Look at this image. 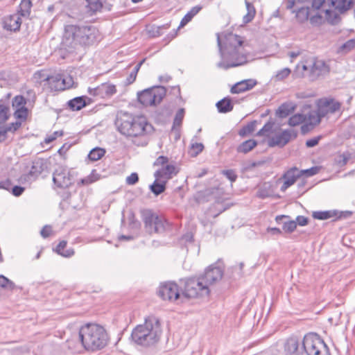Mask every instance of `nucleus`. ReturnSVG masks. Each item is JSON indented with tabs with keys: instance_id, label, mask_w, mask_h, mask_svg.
Masks as SVG:
<instances>
[{
	"instance_id": "27",
	"label": "nucleus",
	"mask_w": 355,
	"mask_h": 355,
	"mask_svg": "<svg viewBox=\"0 0 355 355\" xmlns=\"http://www.w3.org/2000/svg\"><path fill=\"white\" fill-rule=\"evenodd\" d=\"M86 99L89 98L86 96L76 97L69 101L67 104L71 110L78 111L87 105Z\"/></svg>"
},
{
	"instance_id": "30",
	"label": "nucleus",
	"mask_w": 355,
	"mask_h": 355,
	"mask_svg": "<svg viewBox=\"0 0 355 355\" xmlns=\"http://www.w3.org/2000/svg\"><path fill=\"white\" fill-rule=\"evenodd\" d=\"M216 107L219 112L227 113L233 110L234 104L231 98L225 97L222 100L219 101L216 103Z\"/></svg>"
},
{
	"instance_id": "51",
	"label": "nucleus",
	"mask_w": 355,
	"mask_h": 355,
	"mask_svg": "<svg viewBox=\"0 0 355 355\" xmlns=\"http://www.w3.org/2000/svg\"><path fill=\"white\" fill-rule=\"evenodd\" d=\"M169 24H166L162 26H153L152 27V31H150V32H153V36L154 37L159 36L164 33V30H166L169 28Z\"/></svg>"
},
{
	"instance_id": "64",
	"label": "nucleus",
	"mask_w": 355,
	"mask_h": 355,
	"mask_svg": "<svg viewBox=\"0 0 355 355\" xmlns=\"http://www.w3.org/2000/svg\"><path fill=\"white\" fill-rule=\"evenodd\" d=\"M295 221L296 222L297 225H299L300 226H304L308 223V218L303 216H297L296 220Z\"/></svg>"
},
{
	"instance_id": "38",
	"label": "nucleus",
	"mask_w": 355,
	"mask_h": 355,
	"mask_svg": "<svg viewBox=\"0 0 355 355\" xmlns=\"http://www.w3.org/2000/svg\"><path fill=\"white\" fill-rule=\"evenodd\" d=\"M105 154V150L100 147H96L90 150L88 158L92 162L98 161Z\"/></svg>"
},
{
	"instance_id": "5",
	"label": "nucleus",
	"mask_w": 355,
	"mask_h": 355,
	"mask_svg": "<svg viewBox=\"0 0 355 355\" xmlns=\"http://www.w3.org/2000/svg\"><path fill=\"white\" fill-rule=\"evenodd\" d=\"M162 334L159 320L155 316L145 319L142 324L137 325L132 331L131 336L137 345L148 347L158 342Z\"/></svg>"
},
{
	"instance_id": "46",
	"label": "nucleus",
	"mask_w": 355,
	"mask_h": 355,
	"mask_svg": "<svg viewBox=\"0 0 355 355\" xmlns=\"http://www.w3.org/2000/svg\"><path fill=\"white\" fill-rule=\"evenodd\" d=\"M26 100L22 96H15L12 101V105L14 109L22 108L26 107Z\"/></svg>"
},
{
	"instance_id": "20",
	"label": "nucleus",
	"mask_w": 355,
	"mask_h": 355,
	"mask_svg": "<svg viewBox=\"0 0 355 355\" xmlns=\"http://www.w3.org/2000/svg\"><path fill=\"white\" fill-rule=\"evenodd\" d=\"M298 178H300V175L297 168L293 167L287 171L282 177L284 181L281 187V191H285L288 187L295 182Z\"/></svg>"
},
{
	"instance_id": "57",
	"label": "nucleus",
	"mask_w": 355,
	"mask_h": 355,
	"mask_svg": "<svg viewBox=\"0 0 355 355\" xmlns=\"http://www.w3.org/2000/svg\"><path fill=\"white\" fill-rule=\"evenodd\" d=\"M139 181V175L137 173H132L126 178V183L128 185H134Z\"/></svg>"
},
{
	"instance_id": "10",
	"label": "nucleus",
	"mask_w": 355,
	"mask_h": 355,
	"mask_svg": "<svg viewBox=\"0 0 355 355\" xmlns=\"http://www.w3.org/2000/svg\"><path fill=\"white\" fill-rule=\"evenodd\" d=\"M209 289L204 284V282L198 278L188 279L184 285L183 295L188 298L207 296Z\"/></svg>"
},
{
	"instance_id": "45",
	"label": "nucleus",
	"mask_w": 355,
	"mask_h": 355,
	"mask_svg": "<svg viewBox=\"0 0 355 355\" xmlns=\"http://www.w3.org/2000/svg\"><path fill=\"white\" fill-rule=\"evenodd\" d=\"M87 7L93 12H96L102 8L103 4L101 0H86Z\"/></svg>"
},
{
	"instance_id": "42",
	"label": "nucleus",
	"mask_w": 355,
	"mask_h": 355,
	"mask_svg": "<svg viewBox=\"0 0 355 355\" xmlns=\"http://www.w3.org/2000/svg\"><path fill=\"white\" fill-rule=\"evenodd\" d=\"M98 178H99V175L96 173L95 170H93L92 173L89 176L80 180V181L78 182V184L89 185V184L96 182V180H98Z\"/></svg>"
},
{
	"instance_id": "14",
	"label": "nucleus",
	"mask_w": 355,
	"mask_h": 355,
	"mask_svg": "<svg viewBox=\"0 0 355 355\" xmlns=\"http://www.w3.org/2000/svg\"><path fill=\"white\" fill-rule=\"evenodd\" d=\"M158 295L162 300L168 301H175L180 297L178 285L173 282L161 284Z\"/></svg>"
},
{
	"instance_id": "34",
	"label": "nucleus",
	"mask_w": 355,
	"mask_h": 355,
	"mask_svg": "<svg viewBox=\"0 0 355 355\" xmlns=\"http://www.w3.org/2000/svg\"><path fill=\"white\" fill-rule=\"evenodd\" d=\"M32 3L31 0H21L17 13L21 17H28L31 13Z\"/></svg>"
},
{
	"instance_id": "7",
	"label": "nucleus",
	"mask_w": 355,
	"mask_h": 355,
	"mask_svg": "<svg viewBox=\"0 0 355 355\" xmlns=\"http://www.w3.org/2000/svg\"><path fill=\"white\" fill-rule=\"evenodd\" d=\"M303 345L304 355H331L329 347L317 334H306Z\"/></svg>"
},
{
	"instance_id": "25",
	"label": "nucleus",
	"mask_w": 355,
	"mask_h": 355,
	"mask_svg": "<svg viewBox=\"0 0 355 355\" xmlns=\"http://www.w3.org/2000/svg\"><path fill=\"white\" fill-rule=\"evenodd\" d=\"M328 2L330 6L342 13L349 9L352 0H328Z\"/></svg>"
},
{
	"instance_id": "13",
	"label": "nucleus",
	"mask_w": 355,
	"mask_h": 355,
	"mask_svg": "<svg viewBox=\"0 0 355 355\" xmlns=\"http://www.w3.org/2000/svg\"><path fill=\"white\" fill-rule=\"evenodd\" d=\"M317 107L323 117L340 112L342 103L333 98H323L318 101Z\"/></svg>"
},
{
	"instance_id": "59",
	"label": "nucleus",
	"mask_w": 355,
	"mask_h": 355,
	"mask_svg": "<svg viewBox=\"0 0 355 355\" xmlns=\"http://www.w3.org/2000/svg\"><path fill=\"white\" fill-rule=\"evenodd\" d=\"M12 194L15 196H20L24 191L25 189L21 186H14L11 187Z\"/></svg>"
},
{
	"instance_id": "12",
	"label": "nucleus",
	"mask_w": 355,
	"mask_h": 355,
	"mask_svg": "<svg viewBox=\"0 0 355 355\" xmlns=\"http://www.w3.org/2000/svg\"><path fill=\"white\" fill-rule=\"evenodd\" d=\"M45 80L48 81L51 88L55 91L69 89L74 84L73 78L70 75L65 73H58L55 76H47Z\"/></svg>"
},
{
	"instance_id": "40",
	"label": "nucleus",
	"mask_w": 355,
	"mask_h": 355,
	"mask_svg": "<svg viewBox=\"0 0 355 355\" xmlns=\"http://www.w3.org/2000/svg\"><path fill=\"white\" fill-rule=\"evenodd\" d=\"M184 116V109L180 108L176 113L174 120L172 130L173 132L178 131V129L181 126L182 122Z\"/></svg>"
},
{
	"instance_id": "26",
	"label": "nucleus",
	"mask_w": 355,
	"mask_h": 355,
	"mask_svg": "<svg viewBox=\"0 0 355 355\" xmlns=\"http://www.w3.org/2000/svg\"><path fill=\"white\" fill-rule=\"evenodd\" d=\"M313 218L317 220H327L331 218H340L338 212L336 210L317 211L312 214Z\"/></svg>"
},
{
	"instance_id": "35",
	"label": "nucleus",
	"mask_w": 355,
	"mask_h": 355,
	"mask_svg": "<svg viewBox=\"0 0 355 355\" xmlns=\"http://www.w3.org/2000/svg\"><path fill=\"white\" fill-rule=\"evenodd\" d=\"M325 18L327 21L331 24H337L340 20V15L339 12L336 10L331 9H326L325 11Z\"/></svg>"
},
{
	"instance_id": "60",
	"label": "nucleus",
	"mask_w": 355,
	"mask_h": 355,
	"mask_svg": "<svg viewBox=\"0 0 355 355\" xmlns=\"http://www.w3.org/2000/svg\"><path fill=\"white\" fill-rule=\"evenodd\" d=\"M322 20H323L322 17L319 14H316L310 17V22L313 25L320 24L322 22Z\"/></svg>"
},
{
	"instance_id": "28",
	"label": "nucleus",
	"mask_w": 355,
	"mask_h": 355,
	"mask_svg": "<svg viewBox=\"0 0 355 355\" xmlns=\"http://www.w3.org/2000/svg\"><path fill=\"white\" fill-rule=\"evenodd\" d=\"M202 7L200 5H197L192 7L182 19L178 28L184 26L189 21H191L192 19L202 10Z\"/></svg>"
},
{
	"instance_id": "8",
	"label": "nucleus",
	"mask_w": 355,
	"mask_h": 355,
	"mask_svg": "<svg viewBox=\"0 0 355 355\" xmlns=\"http://www.w3.org/2000/svg\"><path fill=\"white\" fill-rule=\"evenodd\" d=\"M166 93V88L163 86H155L138 92L139 102L144 106L155 105L159 103Z\"/></svg>"
},
{
	"instance_id": "62",
	"label": "nucleus",
	"mask_w": 355,
	"mask_h": 355,
	"mask_svg": "<svg viewBox=\"0 0 355 355\" xmlns=\"http://www.w3.org/2000/svg\"><path fill=\"white\" fill-rule=\"evenodd\" d=\"M168 162V158L165 156H159L155 160L154 165L155 166H161L162 167L165 166L166 164Z\"/></svg>"
},
{
	"instance_id": "50",
	"label": "nucleus",
	"mask_w": 355,
	"mask_h": 355,
	"mask_svg": "<svg viewBox=\"0 0 355 355\" xmlns=\"http://www.w3.org/2000/svg\"><path fill=\"white\" fill-rule=\"evenodd\" d=\"M144 62L145 60L144 59L135 67L134 70L131 72L129 77L127 78V82L128 84H131L135 80L137 73Z\"/></svg>"
},
{
	"instance_id": "36",
	"label": "nucleus",
	"mask_w": 355,
	"mask_h": 355,
	"mask_svg": "<svg viewBox=\"0 0 355 355\" xmlns=\"http://www.w3.org/2000/svg\"><path fill=\"white\" fill-rule=\"evenodd\" d=\"M67 242L62 241L56 246L55 252L64 257H70L73 255L74 250L72 248L65 250Z\"/></svg>"
},
{
	"instance_id": "21",
	"label": "nucleus",
	"mask_w": 355,
	"mask_h": 355,
	"mask_svg": "<svg viewBox=\"0 0 355 355\" xmlns=\"http://www.w3.org/2000/svg\"><path fill=\"white\" fill-rule=\"evenodd\" d=\"M116 92V89L115 85L109 83H103L94 89L93 92L92 91L89 92L90 94L101 96L102 98L111 96Z\"/></svg>"
},
{
	"instance_id": "24",
	"label": "nucleus",
	"mask_w": 355,
	"mask_h": 355,
	"mask_svg": "<svg viewBox=\"0 0 355 355\" xmlns=\"http://www.w3.org/2000/svg\"><path fill=\"white\" fill-rule=\"evenodd\" d=\"M288 216L285 215L277 216L275 217V221L281 224L282 223V228L286 232L291 233L293 232L297 227V224L295 220H284V219H288Z\"/></svg>"
},
{
	"instance_id": "43",
	"label": "nucleus",
	"mask_w": 355,
	"mask_h": 355,
	"mask_svg": "<svg viewBox=\"0 0 355 355\" xmlns=\"http://www.w3.org/2000/svg\"><path fill=\"white\" fill-rule=\"evenodd\" d=\"M256 121L250 122L240 130L239 135L241 136H244L252 133L256 129Z\"/></svg>"
},
{
	"instance_id": "39",
	"label": "nucleus",
	"mask_w": 355,
	"mask_h": 355,
	"mask_svg": "<svg viewBox=\"0 0 355 355\" xmlns=\"http://www.w3.org/2000/svg\"><path fill=\"white\" fill-rule=\"evenodd\" d=\"M309 7H302L296 11L295 17L300 23H304L309 19Z\"/></svg>"
},
{
	"instance_id": "54",
	"label": "nucleus",
	"mask_w": 355,
	"mask_h": 355,
	"mask_svg": "<svg viewBox=\"0 0 355 355\" xmlns=\"http://www.w3.org/2000/svg\"><path fill=\"white\" fill-rule=\"evenodd\" d=\"M319 169L317 166L311 167L309 169L305 170H299L300 175L301 176H306V177H311L318 173Z\"/></svg>"
},
{
	"instance_id": "23",
	"label": "nucleus",
	"mask_w": 355,
	"mask_h": 355,
	"mask_svg": "<svg viewBox=\"0 0 355 355\" xmlns=\"http://www.w3.org/2000/svg\"><path fill=\"white\" fill-rule=\"evenodd\" d=\"M257 84L254 80L249 79L237 83L231 88L232 94H239L253 88Z\"/></svg>"
},
{
	"instance_id": "19",
	"label": "nucleus",
	"mask_w": 355,
	"mask_h": 355,
	"mask_svg": "<svg viewBox=\"0 0 355 355\" xmlns=\"http://www.w3.org/2000/svg\"><path fill=\"white\" fill-rule=\"evenodd\" d=\"M3 28L10 31H18L21 24V16L19 13H15L5 17L3 21Z\"/></svg>"
},
{
	"instance_id": "56",
	"label": "nucleus",
	"mask_w": 355,
	"mask_h": 355,
	"mask_svg": "<svg viewBox=\"0 0 355 355\" xmlns=\"http://www.w3.org/2000/svg\"><path fill=\"white\" fill-rule=\"evenodd\" d=\"M355 47V39H351L345 42L340 47V49L347 53Z\"/></svg>"
},
{
	"instance_id": "9",
	"label": "nucleus",
	"mask_w": 355,
	"mask_h": 355,
	"mask_svg": "<svg viewBox=\"0 0 355 355\" xmlns=\"http://www.w3.org/2000/svg\"><path fill=\"white\" fill-rule=\"evenodd\" d=\"M145 229L149 234L164 232L168 226L167 221L150 210L142 212Z\"/></svg>"
},
{
	"instance_id": "11",
	"label": "nucleus",
	"mask_w": 355,
	"mask_h": 355,
	"mask_svg": "<svg viewBox=\"0 0 355 355\" xmlns=\"http://www.w3.org/2000/svg\"><path fill=\"white\" fill-rule=\"evenodd\" d=\"M76 174L73 170L59 166L53 173V181L60 188H67L71 185Z\"/></svg>"
},
{
	"instance_id": "53",
	"label": "nucleus",
	"mask_w": 355,
	"mask_h": 355,
	"mask_svg": "<svg viewBox=\"0 0 355 355\" xmlns=\"http://www.w3.org/2000/svg\"><path fill=\"white\" fill-rule=\"evenodd\" d=\"M28 114V110L26 107L15 109V117L18 119H26Z\"/></svg>"
},
{
	"instance_id": "6",
	"label": "nucleus",
	"mask_w": 355,
	"mask_h": 355,
	"mask_svg": "<svg viewBox=\"0 0 355 355\" xmlns=\"http://www.w3.org/2000/svg\"><path fill=\"white\" fill-rule=\"evenodd\" d=\"M329 65L322 60L310 57L301 61L295 67L293 76L295 78H308L314 81L329 72Z\"/></svg>"
},
{
	"instance_id": "3",
	"label": "nucleus",
	"mask_w": 355,
	"mask_h": 355,
	"mask_svg": "<svg viewBox=\"0 0 355 355\" xmlns=\"http://www.w3.org/2000/svg\"><path fill=\"white\" fill-rule=\"evenodd\" d=\"M78 343L73 345V340H67L68 347L73 352H78L82 348L87 351L99 350L105 347L108 336L105 329L96 324H87L83 326L78 335Z\"/></svg>"
},
{
	"instance_id": "32",
	"label": "nucleus",
	"mask_w": 355,
	"mask_h": 355,
	"mask_svg": "<svg viewBox=\"0 0 355 355\" xmlns=\"http://www.w3.org/2000/svg\"><path fill=\"white\" fill-rule=\"evenodd\" d=\"M166 183V181L156 178L154 182L150 186V189L155 196H158L165 191Z\"/></svg>"
},
{
	"instance_id": "29",
	"label": "nucleus",
	"mask_w": 355,
	"mask_h": 355,
	"mask_svg": "<svg viewBox=\"0 0 355 355\" xmlns=\"http://www.w3.org/2000/svg\"><path fill=\"white\" fill-rule=\"evenodd\" d=\"M295 109L293 103H285L281 105L277 110V115L280 118H285L291 114Z\"/></svg>"
},
{
	"instance_id": "63",
	"label": "nucleus",
	"mask_w": 355,
	"mask_h": 355,
	"mask_svg": "<svg viewBox=\"0 0 355 355\" xmlns=\"http://www.w3.org/2000/svg\"><path fill=\"white\" fill-rule=\"evenodd\" d=\"M11 181L8 179L0 182V189L10 191L11 189Z\"/></svg>"
},
{
	"instance_id": "33",
	"label": "nucleus",
	"mask_w": 355,
	"mask_h": 355,
	"mask_svg": "<svg viewBox=\"0 0 355 355\" xmlns=\"http://www.w3.org/2000/svg\"><path fill=\"white\" fill-rule=\"evenodd\" d=\"M245 3L246 6L247 13L243 16V21L245 24H248L254 19L256 14V10L254 5L250 2V0H245Z\"/></svg>"
},
{
	"instance_id": "48",
	"label": "nucleus",
	"mask_w": 355,
	"mask_h": 355,
	"mask_svg": "<svg viewBox=\"0 0 355 355\" xmlns=\"http://www.w3.org/2000/svg\"><path fill=\"white\" fill-rule=\"evenodd\" d=\"M274 123L268 122L257 133V136H268L270 132H272Z\"/></svg>"
},
{
	"instance_id": "18",
	"label": "nucleus",
	"mask_w": 355,
	"mask_h": 355,
	"mask_svg": "<svg viewBox=\"0 0 355 355\" xmlns=\"http://www.w3.org/2000/svg\"><path fill=\"white\" fill-rule=\"evenodd\" d=\"M284 352L288 355H304L303 340L295 336L288 338L284 343Z\"/></svg>"
},
{
	"instance_id": "41",
	"label": "nucleus",
	"mask_w": 355,
	"mask_h": 355,
	"mask_svg": "<svg viewBox=\"0 0 355 355\" xmlns=\"http://www.w3.org/2000/svg\"><path fill=\"white\" fill-rule=\"evenodd\" d=\"M306 121V115L304 114H296L292 116L288 120V125L291 126L298 125Z\"/></svg>"
},
{
	"instance_id": "16",
	"label": "nucleus",
	"mask_w": 355,
	"mask_h": 355,
	"mask_svg": "<svg viewBox=\"0 0 355 355\" xmlns=\"http://www.w3.org/2000/svg\"><path fill=\"white\" fill-rule=\"evenodd\" d=\"M223 274V270L220 267L210 266L205 270V273L200 278L209 288L210 285L221 279Z\"/></svg>"
},
{
	"instance_id": "37",
	"label": "nucleus",
	"mask_w": 355,
	"mask_h": 355,
	"mask_svg": "<svg viewBox=\"0 0 355 355\" xmlns=\"http://www.w3.org/2000/svg\"><path fill=\"white\" fill-rule=\"evenodd\" d=\"M257 144V141L254 139L247 140L238 146L237 151L239 153H247L252 150Z\"/></svg>"
},
{
	"instance_id": "22",
	"label": "nucleus",
	"mask_w": 355,
	"mask_h": 355,
	"mask_svg": "<svg viewBox=\"0 0 355 355\" xmlns=\"http://www.w3.org/2000/svg\"><path fill=\"white\" fill-rule=\"evenodd\" d=\"M175 167L172 164H166L155 171L154 175L157 179H161L167 182L172 178L173 175L175 174Z\"/></svg>"
},
{
	"instance_id": "61",
	"label": "nucleus",
	"mask_w": 355,
	"mask_h": 355,
	"mask_svg": "<svg viewBox=\"0 0 355 355\" xmlns=\"http://www.w3.org/2000/svg\"><path fill=\"white\" fill-rule=\"evenodd\" d=\"M21 123L20 121H15L8 124L6 128L8 132H15L21 126Z\"/></svg>"
},
{
	"instance_id": "44",
	"label": "nucleus",
	"mask_w": 355,
	"mask_h": 355,
	"mask_svg": "<svg viewBox=\"0 0 355 355\" xmlns=\"http://www.w3.org/2000/svg\"><path fill=\"white\" fill-rule=\"evenodd\" d=\"M0 286L3 288L12 291L15 288V285L14 282L7 277L3 275H0Z\"/></svg>"
},
{
	"instance_id": "1",
	"label": "nucleus",
	"mask_w": 355,
	"mask_h": 355,
	"mask_svg": "<svg viewBox=\"0 0 355 355\" xmlns=\"http://www.w3.org/2000/svg\"><path fill=\"white\" fill-rule=\"evenodd\" d=\"M216 36L221 58V60L216 64L218 68L227 70L247 63V52L240 36L232 33H217Z\"/></svg>"
},
{
	"instance_id": "58",
	"label": "nucleus",
	"mask_w": 355,
	"mask_h": 355,
	"mask_svg": "<svg viewBox=\"0 0 355 355\" xmlns=\"http://www.w3.org/2000/svg\"><path fill=\"white\" fill-rule=\"evenodd\" d=\"M222 173L232 182H235L237 178V175H236L235 172L231 169L224 170L223 171Z\"/></svg>"
},
{
	"instance_id": "55",
	"label": "nucleus",
	"mask_w": 355,
	"mask_h": 355,
	"mask_svg": "<svg viewBox=\"0 0 355 355\" xmlns=\"http://www.w3.org/2000/svg\"><path fill=\"white\" fill-rule=\"evenodd\" d=\"M204 146L201 143H194L191 146V153L192 156H197L202 151Z\"/></svg>"
},
{
	"instance_id": "31",
	"label": "nucleus",
	"mask_w": 355,
	"mask_h": 355,
	"mask_svg": "<svg viewBox=\"0 0 355 355\" xmlns=\"http://www.w3.org/2000/svg\"><path fill=\"white\" fill-rule=\"evenodd\" d=\"M306 115V121L309 125L314 126L320 123L321 119L323 116L320 114V110L317 107V110H311Z\"/></svg>"
},
{
	"instance_id": "49",
	"label": "nucleus",
	"mask_w": 355,
	"mask_h": 355,
	"mask_svg": "<svg viewBox=\"0 0 355 355\" xmlns=\"http://www.w3.org/2000/svg\"><path fill=\"white\" fill-rule=\"evenodd\" d=\"M9 107L0 105V124L6 122L9 118Z\"/></svg>"
},
{
	"instance_id": "47",
	"label": "nucleus",
	"mask_w": 355,
	"mask_h": 355,
	"mask_svg": "<svg viewBox=\"0 0 355 355\" xmlns=\"http://www.w3.org/2000/svg\"><path fill=\"white\" fill-rule=\"evenodd\" d=\"M291 73V71L289 68H284L277 72L276 75L275 76V80L276 81L283 80L286 78Z\"/></svg>"
},
{
	"instance_id": "17",
	"label": "nucleus",
	"mask_w": 355,
	"mask_h": 355,
	"mask_svg": "<svg viewBox=\"0 0 355 355\" xmlns=\"http://www.w3.org/2000/svg\"><path fill=\"white\" fill-rule=\"evenodd\" d=\"M44 171V162L41 159H36L33 161L30 171L20 177V182L22 183L30 182L35 180Z\"/></svg>"
},
{
	"instance_id": "2",
	"label": "nucleus",
	"mask_w": 355,
	"mask_h": 355,
	"mask_svg": "<svg viewBox=\"0 0 355 355\" xmlns=\"http://www.w3.org/2000/svg\"><path fill=\"white\" fill-rule=\"evenodd\" d=\"M115 125L118 131L126 137L137 139L133 143L138 146L148 144L146 135L153 130V126L143 116H135L128 112L118 114Z\"/></svg>"
},
{
	"instance_id": "4",
	"label": "nucleus",
	"mask_w": 355,
	"mask_h": 355,
	"mask_svg": "<svg viewBox=\"0 0 355 355\" xmlns=\"http://www.w3.org/2000/svg\"><path fill=\"white\" fill-rule=\"evenodd\" d=\"M99 31L93 25L69 24L64 27L62 44L66 47L76 49L78 46H89L96 42Z\"/></svg>"
},
{
	"instance_id": "52",
	"label": "nucleus",
	"mask_w": 355,
	"mask_h": 355,
	"mask_svg": "<svg viewBox=\"0 0 355 355\" xmlns=\"http://www.w3.org/2000/svg\"><path fill=\"white\" fill-rule=\"evenodd\" d=\"M300 3H309L312 8L318 10L324 3V0H297Z\"/></svg>"
},
{
	"instance_id": "15",
	"label": "nucleus",
	"mask_w": 355,
	"mask_h": 355,
	"mask_svg": "<svg viewBox=\"0 0 355 355\" xmlns=\"http://www.w3.org/2000/svg\"><path fill=\"white\" fill-rule=\"evenodd\" d=\"M296 137L297 133L293 130H285L280 134L269 138L268 144L270 147L278 146L283 148L292 139H295Z\"/></svg>"
}]
</instances>
